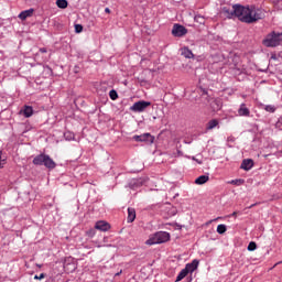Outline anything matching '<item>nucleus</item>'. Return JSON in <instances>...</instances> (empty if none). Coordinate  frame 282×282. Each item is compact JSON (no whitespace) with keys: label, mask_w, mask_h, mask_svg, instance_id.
<instances>
[{"label":"nucleus","mask_w":282,"mask_h":282,"mask_svg":"<svg viewBox=\"0 0 282 282\" xmlns=\"http://www.w3.org/2000/svg\"><path fill=\"white\" fill-rule=\"evenodd\" d=\"M194 21H196V23H200V25H202V24H204V17L195 15Z\"/></svg>","instance_id":"obj_27"},{"label":"nucleus","mask_w":282,"mask_h":282,"mask_svg":"<svg viewBox=\"0 0 282 282\" xmlns=\"http://www.w3.org/2000/svg\"><path fill=\"white\" fill-rule=\"evenodd\" d=\"M276 129H280V131H282V117L278 120V122L275 123Z\"/></svg>","instance_id":"obj_30"},{"label":"nucleus","mask_w":282,"mask_h":282,"mask_svg":"<svg viewBox=\"0 0 282 282\" xmlns=\"http://www.w3.org/2000/svg\"><path fill=\"white\" fill-rule=\"evenodd\" d=\"M64 137L66 138V140H74V133L72 132L64 133Z\"/></svg>","instance_id":"obj_28"},{"label":"nucleus","mask_w":282,"mask_h":282,"mask_svg":"<svg viewBox=\"0 0 282 282\" xmlns=\"http://www.w3.org/2000/svg\"><path fill=\"white\" fill-rule=\"evenodd\" d=\"M219 124V121L217 119H213L207 123V129L212 130L215 129Z\"/></svg>","instance_id":"obj_20"},{"label":"nucleus","mask_w":282,"mask_h":282,"mask_svg":"<svg viewBox=\"0 0 282 282\" xmlns=\"http://www.w3.org/2000/svg\"><path fill=\"white\" fill-rule=\"evenodd\" d=\"M213 111H219L221 109V99H213L210 102Z\"/></svg>","instance_id":"obj_14"},{"label":"nucleus","mask_w":282,"mask_h":282,"mask_svg":"<svg viewBox=\"0 0 282 282\" xmlns=\"http://www.w3.org/2000/svg\"><path fill=\"white\" fill-rule=\"evenodd\" d=\"M224 12L229 14V17H237L242 23H257L263 19V11L254 7H243L240 4H235L232 10L224 9Z\"/></svg>","instance_id":"obj_1"},{"label":"nucleus","mask_w":282,"mask_h":282,"mask_svg":"<svg viewBox=\"0 0 282 282\" xmlns=\"http://www.w3.org/2000/svg\"><path fill=\"white\" fill-rule=\"evenodd\" d=\"M271 58H273L274 61H276V56L272 55Z\"/></svg>","instance_id":"obj_39"},{"label":"nucleus","mask_w":282,"mask_h":282,"mask_svg":"<svg viewBox=\"0 0 282 282\" xmlns=\"http://www.w3.org/2000/svg\"><path fill=\"white\" fill-rule=\"evenodd\" d=\"M181 54L182 56H184V58H194L195 55L193 54V51H191V48L188 47H183L181 50Z\"/></svg>","instance_id":"obj_13"},{"label":"nucleus","mask_w":282,"mask_h":282,"mask_svg":"<svg viewBox=\"0 0 282 282\" xmlns=\"http://www.w3.org/2000/svg\"><path fill=\"white\" fill-rule=\"evenodd\" d=\"M56 6L57 8H61V10H65V8L69 6V3L67 2V0H56Z\"/></svg>","instance_id":"obj_18"},{"label":"nucleus","mask_w":282,"mask_h":282,"mask_svg":"<svg viewBox=\"0 0 282 282\" xmlns=\"http://www.w3.org/2000/svg\"><path fill=\"white\" fill-rule=\"evenodd\" d=\"M2 155H3V152L0 151V169H3V162H6V160L1 159Z\"/></svg>","instance_id":"obj_31"},{"label":"nucleus","mask_w":282,"mask_h":282,"mask_svg":"<svg viewBox=\"0 0 282 282\" xmlns=\"http://www.w3.org/2000/svg\"><path fill=\"white\" fill-rule=\"evenodd\" d=\"M40 52H41V54H47V48L42 47V48H40Z\"/></svg>","instance_id":"obj_33"},{"label":"nucleus","mask_w":282,"mask_h":282,"mask_svg":"<svg viewBox=\"0 0 282 282\" xmlns=\"http://www.w3.org/2000/svg\"><path fill=\"white\" fill-rule=\"evenodd\" d=\"M226 230H227L226 225H218L217 226L218 235H224L226 232Z\"/></svg>","instance_id":"obj_22"},{"label":"nucleus","mask_w":282,"mask_h":282,"mask_svg":"<svg viewBox=\"0 0 282 282\" xmlns=\"http://www.w3.org/2000/svg\"><path fill=\"white\" fill-rule=\"evenodd\" d=\"M111 229V225L105 220H99L95 224V230H100L101 232H107Z\"/></svg>","instance_id":"obj_8"},{"label":"nucleus","mask_w":282,"mask_h":282,"mask_svg":"<svg viewBox=\"0 0 282 282\" xmlns=\"http://www.w3.org/2000/svg\"><path fill=\"white\" fill-rule=\"evenodd\" d=\"M254 206H257V204H252V205L249 206L248 208H254Z\"/></svg>","instance_id":"obj_37"},{"label":"nucleus","mask_w":282,"mask_h":282,"mask_svg":"<svg viewBox=\"0 0 282 282\" xmlns=\"http://www.w3.org/2000/svg\"><path fill=\"white\" fill-rule=\"evenodd\" d=\"M243 180L242 178H237V180H231L229 182H227V184H232L234 186H241L243 184Z\"/></svg>","instance_id":"obj_21"},{"label":"nucleus","mask_w":282,"mask_h":282,"mask_svg":"<svg viewBox=\"0 0 282 282\" xmlns=\"http://www.w3.org/2000/svg\"><path fill=\"white\" fill-rule=\"evenodd\" d=\"M256 248H257V242H254V241L249 242V245H248L249 252H253V250Z\"/></svg>","instance_id":"obj_26"},{"label":"nucleus","mask_w":282,"mask_h":282,"mask_svg":"<svg viewBox=\"0 0 282 282\" xmlns=\"http://www.w3.org/2000/svg\"><path fill=\"white\" fill-rule=\"evenodd\" d=\"M109 97L111 98V100H118V91H116L115 89L110 90Z\"/></svg>","instance_id":"obj_23"},{"label":"nucleus","mask_w":282,"mask_h":282,"mask_svg":"<svg viewBox=\"0 0 282 282\" xmlns=\"http://www.w3.org/2000/svg\"><path fill=\"white\" fill-rule=\"evenodd\" d=\"M34 279H35V280L45 279V273H41L40 276H39V275H35Z\"/></svg>","instance_id":"obj_32"},{"label":"nucleus","mask_w":282,"mask_h":282,"mask_svg":"<svg viewBox=\"0 0 282 282\" xmlns=\"http://www.w3.org/2000/svg\"><path fill=\"white\" fill-rule=\"evenodd\" d=\"M86 235L91 239L94 237H96V228H91L89 230L86 231Z\"/></svg>","instance_id":"obj_24"},{"label":"nucleus","mask_w":282,"mask_h":282,"mask_svg":"<svg viewBox=\"0 0 282 282\" xmlns=\"http://www.w3.org/2000/svg\"><path fill=\"white\" fill-rule=\"evenodd\" d=\"M105 12H106L107 14H111V9L106 8V9H105Z\"/></svg>","instance_id":"obj_35"},{"label":"nucleus","mask_w":282,"mask_h":282,"mask_svg":"<svg viewBox=\"0 0 282 282\" xmlns=\"http://www.w3.org/2000/svg\"><path fill=\"white\" fill-rule=\"evenodd\" d=\"M265 111H269V113H274L276 111V108L272 105L265 106Z\"/></svg>","instance_id":"obj_25"},{"label":"nucleus","mask_w":282,"mask_h":282,"mask_svg":"<svg viewBox=\"0 0 282 282\" xmlns=\"http://www.w3.org/2000/svg\"><path fill=\"white\" fill-rule=\"evenodd\" d=\"M208 180H210L208 175H200L195 180V184H198V185L206 184Z\"/></svg>","instance_id":"obj_17"},{"label":"nucleus","mask_w":282,"mask_h":282,"mask_svg":"<svg viewBox=\"0 0 282 282\" xmlns=\"http://www.w3.org/2000/svg\"><path fill=\"white\" fill-rule=\"evenodd\" d=\"M171 235L166 231H159L152 235L147 241V246H155L156 243H166L170 241Z\"/></svg>","instance_id":"obj_3"},{"label":"nucleus","mask_w":282,"mask_h":282,"mask_svg":"<svg viewBox=\"0 0 282 282\" xmlns=\"http://www.w3.org/2000/svg\"><path fill=\"white\" fill-rule=\"evenodd\" d=\"M197 268H199V260L197 259L193 260L191 263H187L185 265V270L187 271V273H191V274H193V272H195Z\"/></svg>","instance_id":"obj_9"},{"label":"nucleus","mask_w":282,"mask_h":282,"mask_svg":"<svg viewBox=\"0 0 282 282\" xmlns=\"http://www.w3.org/2000/svg\"><path fill=\"white\" fill-rule=\"evenodd\" d=\"M32 14H34V9H29V10L22 11L19 14V19H21L22 21H25V19H28V17H32Z\"/></svg>","instance_id":"obj_15"},{"label":"nucleus","mask_w":282,"mask_h":282,"mask_svg":"<svg viewBox=\"0 0 282 282\" xmlns=\"http://www.w3.org/2000/svg\"><path fill=\"white\" fill-rule=\"evenodd\" d=\"M187 30L186 28H184L183 25L181 24H174L173 25V29H172V34L176 37H182V36H185V34H187Z\"/></svg>","instance_id":"obj_6"},{"label":"nucleus","mask_w":282,"mask_h":282,"mask_svg":"<svg viewBox=\"0 0 282 282\" xmlns=\"http://www.w3.org/2000/svg\"><path fill=\"white\" fill-rule=\"evenodd\" d=\"M237 215H239V212H234L229 217H237Z\"/></svg>","instance_id":"obj_34"},{"label":"nucleus","mask_w":282,"mask_h":282,"mask_svg":"<svg viewBox=\"0 0 282 282\" xmlns=\"http://www.w3.org/2000/svg\"><path fill=\"white\" fill-rule=\"evenodd\" d=\"M254 166V161L252 159H245L240 165L243 171H250Z\"/></svg>","instance_id":"obj_10"},{"label":"nucleus","mask_w":282,"mask_h":282,"mask_svg":"<svg viewBox=\"0 0 282 282\" xmlns=\"http://www.w3.org/2000/svg\"><path fill=\"white\" fill-rule=\"evenodd\" d=\"M122 274V270L115 274V276H120Z\"/></svg>","instance_id":"obj_36"},{"label":"nucleus","mask_w":282,"mask_h":282,"mask_svg":"<svg viewBox=\"0 0 282 282\" xmlns=\"http://www.w3.org/2000/svg\"><path fill=\"white\" fill-rule=\"evenodd\" d=\"M238 113H239V116H246V117H248V116H250V109H248V108L246 107V104H241V105H240V108L238 109Z\"/></svg>","instance_id":"obj_16"},{"label":"nucleus","mask_w":282,"mask_h":282,"mask_svg":"<svg viewBox=\"0 0 282 282\" xmlns=\"http://www.w3.org/2000/svg\"><path fill=\"white\" fill-rule=\"evenodd\" d=\"M127 221L128 224H133V221H135V208H132V207L128 208Z\"/></svg>","instance_id":"obj_12"},{"label":"nucleus","mask_w":282,"mask_h":282,"mask_svg":"<svg viewBox=\"0 0 282 282\" xmlns=\"http://www.w3.org/2000/svg\"><path fill=\"white\" fill-rule=\"evenodd\" d=\"M148 107H151V101L140 100L134 102L130 109L137 113H142V111H145Z\"/></svg>","instance_id":"obj_5"},{"label":"nucleus","mask_w":282,"mask_h":282,"mask_svg":"<svg viewBox=\"0 0 282 282\" xmlns=\"http://www.w3.org/2000/svg\"><path fill=\"white\" fill-rule=\"evenodd\" d=\"M281 263H282V261H280V262L275 263V264H274V267L276 268V265H279V264H281Z\"/></svg>","instance_id":"obj_38"},{"label":"nucleus","mask_w":282,"mask_h":282,"mask_svg":"<svg viewBox=\"0 0 282 282\" xmlns=\"http://www.w3.org/2000/svg\"><path fill=\"white\" fill-rule=\"evenodd\" d=\"M186 276H188V273L186 271V269L184 268L178 275L176 276V282L182 281L183 279H186Z\"/></svg>","instance_id":"obj_19"},{"label":"nucleus","mask_w":282,"mask_h":282,"mask_svg":"<svg viewBox=\"0 0 282 282\" xmlns=\"http://www.w3.org/2000/svg\"><path fill=\"white\" fill-rule=\"evenodd\" d=\"M264 47H276L282 43V33L272 32L262 41Z\"/></svg>","instance_id":"obj_4"},{"label":"nucleus","mask_w":282,"mask_h":282,"mask_svg":"<svg viewBox=\"0 0 282 282\" xmlns=\"http://www.w3.org/2000/svg\"><path fill=\"white\" fill-rule=\"evenodd\" d=\"M75 32H77V34H80V32H83V26L80 24H76Z\"/></svg>","instance_id":"obj_29"},{"label":"nucleus","mask_w":282,"mask_h":282,"mask_svg":"<svg viewBox=\"0 0 282 282\" xmlns=\"http://www.w3.org/2000/svg\"><path fill=\"white\" fill-rule=\"evenodd\" d=\"M133 140H135V142H150V144H153L155 138H153V135H151V133H143L140 135H134Z\"/></svg>","instance_id":"obj_7"},{"label":"nucleus","mask_w":282,"mask_h":282,"mask_svg":"<svg viewBox=\"0 0 282 282\" xmlns=\"http://www.w3.org/2000/svg\"><path fill=\"white\" fill-rule=\"evenodd\" d=\"M21 113H23L24 118H32L34 109L32 106H24L23 110H21Z\"/></svg>","instance_id":"obj_11"},{"label":"nucleus","mask_w":282,"mask_h":282,"mask_svg":"<svg viewBox=\"0 0 282 282\" xmlns=\"http://www.w3.org/2000/svg\"><path fill=\"white\" fill-rule=\"evenodd\" d=\"M35 166H45L46 169H56V162L47 154H40L33 159Z\"/></svg>","instance_id":"obj_2"}]
</instances>
